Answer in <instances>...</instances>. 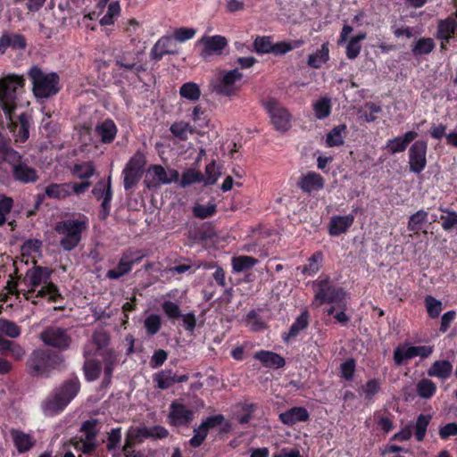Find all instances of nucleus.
<instances>
[{
    "label": "nucleus",
    "instance_id": "f257e3e1",
    "mask_svg": "<svg viewBox=\"0 0 457 457\" xmlns=\"http://www.w3.org/2000/svg\"><path fill=\"white\" fill-rule=\"evenodd\" d=\"M26 79L23 75L8 74L0 79V107L7 121V127L16 143H25L29 137L32 117L27 112L17 117V96L24 91Z\"/></svg>",
    "mask_w": 457,
    "mask_h": 457
},
{
    "label": "nucleus",
    "instance_id": "f03ea898",
    "mask_svg": "<svg viewBox=\"0 0 457 457\" xmlns=\"http://www.w3.org/2000/svg\"><path fill=\"white\" fill-rule=\"evenodd\" d=\"M32 84V92L37 99H47L56 96L62 89L60 76L54 71L45 72L39 66L32 65L28 71Z\"/></svg>",
    "mask_w": 457,
    "mask_h": 457
},
{
    "label": "nucleus",
    "instance_id": "7ed1b4c3",
    "mask_svg": "<svg viewBox=\"0 0 457 457\" xmlns=\"http://www.w3.org/2000/svg\"><path fill=\"white\" fill-rule=\"evenodd\" d=\"M80 390V382L77 377L65 380L44 402L43 410L46 415L53 416L63 411L77 396Z\"/></svg>",
    "mask_w": 457,
    "mask_h": 457
},
{
    "label": "nucleus",
    "instance_id": "20e7f679",
    "mask_svg": "<svg viewBox=\"0 0 457 457\" xmlns=\"http://www.w3.org/2000/svg\"><path fill=\"white\" fill-rule=\"evenodd\" d=\"M63 362L62 356L50 349H36L26 361V369L31 377L48 378L52 371Z\"/></svg>",
    "mask_w": 457,
    "mask_h": 457
},
{
    "label": "nucleus",
    "instance_id": "39448f33",
    "mask_svg": "<svg viewBox=\"0 0 457 457\" xmlns=\"http://www.w3.org/2000/svg\"><path fill=\"white\" fill-rule=\"evenodd\" d=\"M88 227V219L82 215L79 219H67L56 222L54 230L63 236L60 241L61 247L65 251L75 249L82 238V234Z\"/></svg>",
    "mask_w": 457,
    "mask_h": 457
},
{
    "label": "nucleus",
    "instance_id": "423d86ee",
    "mask_svg": "<svg viewBox=\"0 0 457 457\" xmlns=\"http://www.w3.org/2000/svg\"><path fill=\"white\" fill-rule=\"evenodd\" d=\"M12 168L13 179L21 184H32L38 180L37 170L29 166L27 160L20 153H11L6 162Z\"/></svg>",
    "mask_w": 457,
    "mask_h": 457
},
{
    "label": "nucleus",
    "instance_id": "0eeeda50",
    "mask_svg": "<svg viewBox=\"0 0 457 457\" xmlns=\"http://www.w3.org/2000/svg\"><path fill=\"white\" fill-rule=\"evenodd\" d=\"M91 186V181L51 183L45 187V193L47 198L61 201L68 198L72 194L76 195H83Z\"/></svg>",
    "mask_w": 457,
    "mask_h": 457
},
{
    "label": "nucleus",
    "instance_id": "6e6552de",
    "mask_svg": "<svg viewBox=\"0 0 457 457\" xmlns=\"http://www.w3.org/2000/svg\"><path fill=\"white\" fill-rule=\"evenodd\" d=\"M145 254L141 250L128 248L122 253L118 264L107 271L106 277L110 279H118L129 273L135 264H138Z\"/></svg>",
    "mask_w": 457,
    "mask_h": 457
},
{
    "label": "nucleus",
    "instance_id": "1a4fd4ad",
    "mask_svg": "<svg viewBox=\"0 0 457 457\" xmlns=\"http://www.w3.org/2000/svg\"><path fill=\"white\" fill-rule=\"evenodd\" d=\"M263 106L270 118L274 129L280 132L287 131L291 127V113L278 100L270 98Z\"/></svg>",
    "mask_w": 457,
    "mask_h": 457
},
{
    "label": "nucleus",
    "instance_id": "9d476101",
    "mask_svg": "<svg viewBox=\"0 0 457 457\" xmlns=\"http://www.w3.org/2000/svg\"><path fill=\"white\" fill-rule=\"evenodd\" d=\"M92 195L99 201L102 200L98 217L101 220H105L111 213L112 200L113 191L112 187V177L107 179H101L92 189Z\"/></svg>",
    "mask_w": 457,
    "mask_h": 457
},
{
    "label": "nucleus",
    "instance_id": "9b49d317",
    "mask_svg": "<svg viewBox=\"0 0 457 457\" xmlns=\"http://www.w3.org/2000/svg\"><path fill=\"white\" fill-rule=\"evenodd\" d=\"M428 143L424 140H416L408 151L409 170L411 172L420 174L427 166Z\"/></svg>",
    "mask_w": 457,
    "mask_h": 457
},
{
    "label": "nucleus",
    "instance_id": "f8f14e48",
    "mask_svg": "<svg viewBox=\"0 0 457 457\" xmlns=\"http://www.w3.org/2000/svg\"><path fill=\"white\" fill-rule=\"evenodd\" d=\"M40 339L45 345L58 349H66L70 346L71 338L64 328L50 326L40 334Z\"/></svg>",
    "mask_w": 457,
    "mask_h": 457
},
{
    "label": "nucleus",
    "instance_id": "ddd939ff",
    "mask_svg": "<svg viewBox=\"0 0 457 457\" xmlns=\"http://www.w3.org/2000/svg\"><path fill=\"white\" fill-rule=\"evenodd\" d=\"M242 78L243 74L237 69L226 71L215 83L213 89L220 96H231L238 90L237 82Z\"/></svg>",
    "mask_w": 457,
    "mask_h": 457
},
{
    "label": "nucleus",
    "instance_id": "4468645a",
    "mask_svg": "<svg viewBox=\"0 0 457 457\" xmlns=\"http://www.w3.org/2000/svg\"><path fill=\"white\" fill-rule=\"evenodd\" d=\"M11 293H17L24 295L27 300H30L33 303L37 304L41 298H46L48 302H55L56 298H60L61 295L57 291V287H40L39 290H36L37 287H28L22 290H17L18 287H5Z\"/></svg>",
    "mask_w": 457,
    "mask_h": 457
},
{
    "label": "nucleus",
    "instance_id": "2eb2a0df",
    "mask_svg": "<svg viewBox=\"0 0 457 457\" xmlns=\"http://www.w3.org/2000/svg\"><path fill=\"white\" fill-rule=\"evenodd\" d=\"M177 41L172 36H163L160 37L151 49V59L159 62L164 55L179 54Z\"/></svg>",
    "mask_w": 457,
    "mask_h": 457
},
{
    "label": "nucleus",
    "instance_id": "dca6fc26",
    "mask_svg": "<svg viewBox=\"0 0 457 457\" xmlns=\"http://www.w3.org/2000/svg\"><path fill=\"white\" fill-rule=\"evenodd\" d=\"M169 423L173 427L188 426L194 419V411L184 404L172 402L168 414Z\"/></svg>",
    "mask_w": 457,
    "mask_h": 457
},
{
    "label": "nucleus",
    "instance_id": "f3484780",
    "mask_svg": "<svg viewBox=\"0 0 457 457\" xmlns=\"http://www.w3.org/2000/svg\"><path fill=\"white\" fill-rule=\"evenodd\" d=\"M315 302L319 304L332 303L340 309L346 306L345 293L338 287H320L315 295Z\"/></svg>",
    "mask_w": 457,
    "mask_h": 457
},
{
    "label": "nucleus",
    "instance_id": "a211bd4d",
    "mask_svg": "<svg viewBox=\"0 0 457 457\" xmlns=\"http://www.w3.org/2000/svg\"><path fill=\"white\" fill-rule=\"evenodd\" d=\"M296 185L303 193L311 195L312 193L320 191L324 187L325 179L320 173L308 171L299 177Z\"/></svg>",
    "mask_w": 457,
    "mask_h": 457
},
{
    "label": "nucleus",
    "instance_id": "6ab92c4d",
    "mask_svg": "<svg viewBox=\"0 0 457 457\" xmlns=\"http://www.w3.org/2000/svg\"><path fill=\"white\" fill-rule=\"evenodd\" d=\"M114 64L119 69L139 74L145 71L144 66L139 62L137 54L132 52H125L115 57Z\"/></svg>",
    "mask_w": 457,
    "mask_h": 457
},
{
    "label": "nucleus",
    "instance_id": "aec40b11",
    "mask_svg": "<svg viewBox=\"0 0 457 457\" xmlns=\"http://www.w3.org/2000/svg\"><path fill=\"white\" fill-rule=\"evenodd\" d=\"M417 137L418 133L416 131H407L403 136H398L396 137L388 139L385 148L388 153L392 154L404 152L409 144L414 141Z\"/></svg>",
    "mask_w": 457,
    "mask_h": 457
},
{
    "label": "nucleus",
    "instance_id": "412c9836",
    "mask_svg": "<svg viewBox=\"0 0 457 457\" xmlns=\"http://www.w3.org/2000/svg\"><path fill=\"white\" fill-rule=\"evenodd\" d=\"M200 42L204 45L201 54L204 58H206L213 53L220 54L228 45L227 38L220 35L203 37Z\"/></svg>",
    "mask_w": 457,
    "mask_h": 457
},
{
    "label": "nucleus",
    "instance_id": "4be33fe9",
    "mask_svg": "<svg viewBox=\"0 0 457 457\" xmlns=\"http://www.w3.org/2000/svg\"><path fill=\"white\" fill-rule=\"evenodd\" d=\"M354 222V215L348 214L345 216L334 215L328 223V234L332 237H338L347 232Z\"/></svg>",
    "mask_w": 457,
    "mask_h": 457
},
{
    "label": "nucleus",
    "instance_id": "5701e85b",
    "mask_svg": "<svg viewBox=\"0 0 457 457\" xmlns=\"http://www.w3.org/2000/svg\"><path fill=\"white\" fill-rule=\"evenodd\" d=\"M26 47L27 40L21 34L4 33L0 37V54H4L8 48L24 50Z\"/></svg>",
    "mask_w": 457,
    "mask_h": 457
},
{
    "label": "nucleus",
    "instance_id": "b1692460",
    "mask_svg": "<svg viewBox=\"0 0 457 457\" xmlns=\"http://www.w3.org/2000/svg\"><path fill=\"white\" fill-rule=\"evenodd\" d=\"M95 132L103 144H111L114 141L118 128L112 119H105L96 124Z\"/></svg>",
    "mask_w": 457,
    "mask_h": 457
},
{
    "label": "nucleus",
    "instance_id": "393cba45",
    "mask_svg": "<svg viewBox=\"0 0 457 457\" xmlns=\"http://www.w3.org/2000/svg\"><path fill=\"white\" fill-rule=\"evenodd\" d=\"M309 412L304 407H293L285 412L279 414V420L288 426L295 425L297 422L309 420Z\"/></svg>",
    "mask_w": 457,
    "mask_h": 457
},
{
    "label": "nucleus",
    "instance_id": "a878e982",
    "mask_svg": "<svg viewBox=\"0 0 457 457\" xmlns=\"http://www.w3.org/2000/svg\"><path fill=\"white\" fill-rule=\"evenodd\" d=\"M457 30V23L454 19L448 17L440 20L437 26L436 37L442 40L441 47H445V43H449L451 37Z\"/></svg>",
    "mask_w": 457,
    "mask_h": 457
},
{
    "label": "nucleus",
    "instance_id": "bb28decb",
    "mask_svg": "<svg viewBox=\"0 0 457 457\" xmlns=\"http://www.w3.org/2000/svg\"><path fill=\"white\" fill-rule=\"evenodd\" d=\"M253 358L260 361L267 368L279 369L286 364V361L281 355L270 351H258L253 354Z\"/></svg>",
    "mask_w": 457,
    "mask_h": 457
},
{
    "label": "nucleus",
    "instance_id": "cd10ccee",
    "mask_svg": "<svg viewBox=\"0 0 457 457\" xmlns=\"http://www.w3.org/2000/svg\"><path fill=\"white\" fill-rule=\"evenodd\" d=\"M347 132V126L343 123L334 127L326 137V145L328 147L341 146L345 143V137Z\"/></svg>",
    "mask_w": 457,
    "mask_h": 457
},
{
    "label": "nucleus",
    "instance_id": "c85d7f7f",
    "mask_svg": "<svg viewBox=\"0 0 457 457\" xmlns=\"http://www.w3.org/2000/svg\"><path fill=\"white\" fill-rule=\"evenodd\" d=\"M329 59L328 43H323L321 47L308 57L307 64L312 69H320Z\"/></svg>",
    "mask_w": 457,
    "mask_h": 457
},
{
    "label": "nucleus",
    "instance_id": "c756f323",
    "mask_svg": "<svg viewBox=\"0 0 457 457\" xmlns=\"http://www.w3.org/2000/svg\"><path fill=\"white\" fill-rule=\"evenodd\" d=\"M104 364V383L109 384L112 376L114 366L117 364V354L112 349H106L102 353Z\"/></svg>",
    "mask_w": 457,
    "mask_h": 457
},
{
    "label": "nucleus",
    "instance_id": "7c9ffc66",
    "mask_svg": "<svg viewBox=\"0 0 457 457\" xmlns=\"http://www.w3.org/2000/svg\"><path fill=\"white\" fill-rule=\"evenodd\" d=\"M11 436L12 437L14 445L20 453L28 452L35 444L31 436L22 431L12 429Z\"/></svg>",
    "mask_w": 457,
    "mask_h": 457
},
{
    "label": "nucleus",
    "instance_id": "2f4dec72",
    "mask_svg": "<svg viewBox=\"0 0 457 457\" xmlns=\"http://www.w3.org/2000/svg\"><path fill=\"white\" fill-rule=\"evenodd\" d=\"M453 370V366L449 361L441 360L435 361L428 370V375L441 379L448 378Z\"/></svg>",
    "mask_w": 457,
    "mask_h": 457
},
{
    "label": "nucleus",
    "instance_id": "473e14b6",
    "mask_svg": "<svg viewBox=\"0 0 457 457\" xmlns=\"http://www.w3.org/2000/svg\"><path fill=\"white\" fill-rule=\"evenodd\" d=\"M71 175L82 181H90L89 179L95 174L96 168L92 162L76 163L71 170Z\"/></svg>",
    "mask_w": 457,
    "mask_h": 457
},
{
    "label": "nucleus",
    "instance_id": "72a5a7b5",
    "mask_svg": "<svg viewBox=\"0 0 457 457\" xmlns=\"http://www.w3.org/2000/svg\"><path fill=\"white\" fill-rule=\"evenodd\" d=\"M43 243L39 239L29 238L24 241L21 246V253L23 258L35 259L41 255Z\"/></svg>",
    "mask_w": 457,
    "mask_h": 457
},
{
    "label": "nucleus",
    "instance_id": "f704fd0d",
    "mask_svg": "<svg viewBox=\"0 0 457 457\" xmlns=\"http://www.w3.org/2000/svg\"><path fill=\"white\" fill-rule=\"evenodd\" d=\"M169 436V431L162 426L140 427L137 428V436L144 438L163 439Z\"/></svg>",
    "mask_w": 457,
    "mask_h": 457
},
{
    "label": "nucleus",
    "instance_id": "c9c22d12",
    "mask_svg": "<svg viewBox=\"0 0 457 457\" xmlns=\"http://www.w3.org/2000/svg\"><path fill=\"white\" fill-rule=\"evenodd\" d=\"M231 263L235 272H245L253 269L258 260L253 256L239 255L232 257Z\"/></svg>",
    "mask_w": 457,
    "mask_h": 457
},
{
    "label": "nucleus",
    "instance_id": "e433bc0d",
    "mask_svg": "<svg viewBox=\"0 0 457 457\" xmlns=\"http://www.w3.org/2000/svg\"><path fill=\"white\" fill-rule=\"evenodd\" d=\"M310 322V316L307 311L302 312V313L295 319V322L291 325L288 334L284 337V340L287 341L290 337H295L299 333L304 330Z\"/></svg>",
    "mask_w": 457,
    "mask_h": 457
},
{
    "label": "nucleus",
    "instance_id": "4c0bfd02",
    "mask_svg": "<svg viewBox=\"0 0 457 457\" xmlns=\"http://www.w3.org/2000/svg\"><path fill=\"white\" fill-rule=\"evenodd\" d=\"M331 100L323 96L312 104L314 114L318 120H324L331 114Z\"/></svg>",
    "mask_w": 457,
    "mask_h": 457
},
{
    "label": "nucleus",
    "instance_id": "58836bf2",
    "mask_svg": "<svg viewBox=\"0 0 457 457\" xmlns=\"http://www.w3.org/2000/svg\"><path fill=\"white\" fill-rule=\"evenodd\" d=\"M428 213L421 209L411 214L408 220L407 228L413 233H419L421 226L428 221Z\"/></svg>",
    "mask_w": 457,
    "mask_h": 457
},
{
    "label": "nucleus",
    "instance_id": "ea45409f",
    "mask_svg": "<svg viewBox=\"0 0 457 457\" xmlns=\"http://www.w3.org/2000/svg\"><path fill=\"white\" fill-rule=\"evenodd\" d=\"M416 392L420 398L430 399L436 392V386L432 380L422 378L416 385Z\"/></svg>",
    "mask_w": 457,
    "mask_h": 457
},
{
    "label": "nucleus",
    "instance_id": "a19ab883",
    "mask_svg": "<svg viewBox=\"0 0 457 457\" xmlns=\"http://www.w3.org/2000/svg\"><path fill=\"white\" fill-rule=\"evenodd\" d=\"M179 95L182 98L195 102L201 96V90L196 83L189 81L179 87Z\"/></svg>",
    "mask_w": 457,
    "mask_h": 457
},
{
    "label": "nucleus",
    "instance_id": "79ce46f5",
    "mask_svg": "<svg viewBox=\"0 0 457 457\" xmlns=\"http://www.w3.org/2000/svg\"><path fill=\"white\" fill-rule=\"evenodd\" d=\"M323 253L320 251L315 252L309 259L308 263L302 267V272L304 275H314L321 266Z\"/></svg>",
    "mask_w": 457,
    "mask_h": 457
},
{
    "label": "nucleus",
    "instance_id": "37998d69",
    "mask_svg": "<svg viewBox=\"0 0 457 457\" xmlns=\"http://www.w3.org/2000/svg\"><path fill=\"white\" fill-rule=\"evenodd\" d=\"M435 48L434 40L431 37L418 39L412 46L411 52L415 56L428 54Z\"/></svg>",
    "mask_w": 457,
    "mask_h": 457
},
{
    "label": "nucleus",
    "instance_id": "c03bdc74",
    "mask_svg": "<svg viewBox=\"0 0 457 457\" xmlns=\"http://www.w3.org/2000/svg\"><path fill=\"white\" fill-rule=\"evenodd\" d=\"M366 38V33L361 32L357 34L356 36L353 37L347 46H346V56L348 59L353 60L355 59L361 52V45L360 42L364 40Z\"/></svg>",
    "mask_w": 457,
    "mask_h": 457
},
{
    "label": "nucleus",
    "instance_id": "a18cd8bd",
    "mask_svg": "<svg viewBox=\"0 0 457 457\" xmlns=\"http://www.w3.org/2000/svg\"><path fill=\"white\" fill-rule=\"evenodd\" d=\"M174 375L171 370H163L154 375V381L160 389L165 390L174 385Z\"/></svg>",
    "mask_w": 457,
    "mask_h": 457
},
{
    "label": "nucleus",
    "instance_id": "49530a36",
    "mask_svg": "<svg viewBox=\"0 0 457 457\" xmlns=\"http://www.w3.org/2000/svg\"><path fill=\"white\" fill-rule=\"evenodd\" d=\"M438 210L444 213H447L446 216L442 215L440 218L442 220V228L445 231L453 229L457 226V212L443 206H439Z\"/></svg>",
    "mask_w": 457,
    "mask_h": 457
},
{
    "label": "nucleus",
    "instance_id": "de8ad7c7",
    "mask_svg": "<svg viewBox=\"0 0 457 457\" xmlns=\"http://www.w3.org/2000/svg\"><path fill=\"white\" fill-rule=\"evenodd\" d=\"M122 173L124 176L123 184L125 190L133 188L139 182L143 175V172L128 167L124 168Z\"/></svg>",
    "mask_w": 457,
    "mask_h": 457
},
{
    "label": "nucleus",
    "instance_id": "09e8293b",
    "mask_svg": "<svg viewBox=\"0 0 457 457\" xmlns=\"http://www.w3.org/2000/svg\"><path fill=\"white\" fill-rule=\"evenodd\" d=\"M120 13V5L119 2L114 1L108 4L107 12L101 18L102 26L112 25Z\"/></svg>",
    "mask_w": 457,
    "mask_h": 457
},
{
    "label": "nucleus",
    "instance_id": "8fccbe9b",
    "mask_svg": "<svg viewBox=\"0 0 457 457\" xmlns=\"http://www.w3.org/2000/svg\"><path fill=\"white\" fill-rule=\"evenodd\" d=\"M414 358L411 346L407 345H399L394 350V361L395 365L401 366L405 361Z\"/></svg>",
    "mask_w": 457,
    "mask_h": 457
},
{
    "label": "nucleus",
    "instance_id": "3c124183",
    "mask_svg": "<svg viewBox=\"0 0 457 457\" xmlns=\"http://www.w3.org/2000/svg\"><path fill=\"white\" fill-rule=\"evenodd\" d=\"M217 212V206L213 203H209L207 205L196 204L192 209L194 217L204 220L213 216Z\"/></svg>",
    "mask_w": 457,
    "mask_h": 457
},
{
    "label": "nucleus",
    "instance_id": "603ef678",
    "mask_svg": "<svg viewBox=\"0 0 457 457\" xmlns=\"http://www.w3.org/2000/svg\"><path fill=\"white\" fill-rule=\"evenodd\" d=\"M204 180V175L194 169H187L183 171L180 179V186L187 187L195 183H201Z\"/></svg>",
    "mask_w": 457,
    "mask_h": 457
},
{
    "label": "nucleus",
    "instance_id": "864d4df0",
    "mask_svg": "<svg viewBox=\"0 0 457 457\" xmlns=\"http://www.w3.org/2000/svg\"><path fill=\"white\" fill-rule=\"evenodd\" d=\"M149 171H152L154 173V180H155V183L149 182L147 184L148 187H155L160 184H170V179H168V174L165 170V169L159 164H154L151 165L149 168Z\"/></svg>",
    "mask_w": 457,
    "mask_h": 457
},
{
    "label": "nucleus",
    "instance_id": "5fc2aeb1",
    "mask_svg": "<svg viewBox=\"0 0 457 457\" xmlns=\"http://www.w3.org/2000/svg\"><path fill=\"white\" fill-rule=\"evenodd\" d=\"M98 424V420L91 419L84 421L80 427V431L85 434V438L83 440L96 442V437L98 435V430L96 429V425Z\"/></svg>",
    "mask_w": 457,
    "mask_h": 457
},
{
    "label": "nucleus",
    "instance_id": "6e6d98bb",
    "mask_svg": "<svg viewBox=\"0 0 457 457\" xmlns=\"http://www.w3.org/2000/svg\"><path fill=\"white\" fill-rule=\"evenodd\" d=\"M30 285L29 286H40L42 282L46 284V279L50 276V272L47 268L37 266L29 273Z\"/></svg>",
    "mask_w": 457,
    "mask_h": 457
},
{
    "label": "nucleus",
    "instance_id": "4d7b16f0",
    "mask_svg": "<svg viewBox=\"0 0 457 457\" xmlns=\"http://www.w3.org/2000/svg\"><path fill=\"white\" fill-rule=\"evenodd\" d=\"M430 420H431L430 415L420 414L418 416L417 420H416V425H415V432H414L417 441L420 442L424 439L426 431H427V428L430 422Z\"/></svg>",
    "mask_w": 457,
    "mask_h": 457
},
{
    "label": "nucleus",
    "instance_id": "13d9d810",
    "mask_svg": "<svg viewBox=\"0 0 457 457\" xmlns=\"http://www.w3.org/2000/svg\"><path fill=\"white\" fill-rule=\"evenodd\" d=\"M273 43L270 37L258 36L253 41V49L257 54H270L272 51Z\"/></svg>",
    "mask_w": 457,
    "mask_h": 457
},
{
    "label": "nucleus",
    "instance_id": "bf43d9fd",
    "mask_svg": "<svg viewBox=\"0 0 457 457\" xmlns=\"http://www.w3.org/2000/svg\"><path fill=\"white\" fill-rule=\"evenodd\" d=\"M425 303L428 316L432 319L437 318L443 309L442 302L431 295H428L425 298Z\"/></svg>",
    "mask_w": 457,
    "mask_h": 457
},
{
    "label": "nucleus",
    "instance_id": "052dcab7",
    "mask_svg": "<svg viewBox=\"0 0 457 457\" xmlns=\"http://www.w3.org/2000/svg\"><path fill=\"white\" fill-rule=\"evenodd\" d=\"M170 131L175 137L179 138V140H187V133L190 131V125L189 123L184 121L174 122L170 126Z\"/></svg>",
    "mask_w": 457,
    "mask_h": 457
},
{
    "label": "nucleus",
    "instance_id": "680f3d73",
    "mask_svg": "<svg viewBox=\"0 0 457 457\" xmlns=\"http://www.w3.org/2000/svg\"><path fill=\"white\" fill-rule=\"evenodd\" d=\"M85 377L88 381H94L100 375V365L96 361H87L83 367Z\"/></svg>",
    "mask_w": 457,
    "mask_h": 457
},
{
    "label": "nucleus",
    "instance_id": "e2e57ef3",
    "mask_svg": "<svg viewBox=\"0 0 457 457\" xmlns=\"http://www.w3.org/2000/svg\"><path fill=\"white\" fill-rule=\"evenodd\" d=\"M0 331L12 338L18 337L21 334L20 327L8 320H0Z\"/></svg>",
    "mask_w": 457,
    "mask_h": 457
},
{
    "label": "nucleus",
    "instance_id": "0e129e2a",
    "mask_svg": "<svg viewBox=\"0 0 457 457\" xmlns=\"http://www.w3.org/2000/svg\"><path fill=\"white\" fill-rule=\"evenodd\" d=\"M145 328L150 336L155 335L161 328V318L156 314H151L145 320Z\"/></svg>",
    "mask_w": 457,
    "mask_h": 457
},
{
    "label": "nucleus",
    "instance_id": "69168bd1",
    "mask_svg": "<svg viewBox=\"0 0 457 457\" xmlns=\"http://www.w3.org/2000/svg\"><path fill=\"white\" fill-rule=\"evenodd\" d=\"M92 341L97 349H103L109 345L110 336L104 329L96 330L92 335Z\"/></svg>",
    "mask_w": 457,
    "mask_h": 457
},
{
    "label": "nucleus",
    "instance_id": "338daca9",
    "mask_svg": "<svg viewBox=\"0 0 457 457\" xmlns=\"http://www.w3.org/2000/svg\"><path fill=\"white\" fill-rule=\"evenodd\" d=\"M195 33L196 30L195 29L181 27L174 30L172 37L176 41L185 42L193 38Z\"/></svg>",
    "mask_w": 457,
    "mask_h": 457
},
{
    "label": "nucleus",
    "instance_id": "774afa93",
    "mask_svg": "<svg viewBox=\"0 0 457 457\" xmlns=\"http://www.w3.org/2000/svg\"><path fill=\"white\" fill-rule=\"evenodd\" d=\"M355 361L353 359H347L340 365L341 377L346 380H351L355 371Z\"/></svg>",
    "mask_w": 457,
    "mask_h": 457
}]
</instances>
